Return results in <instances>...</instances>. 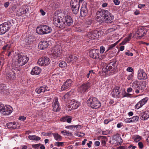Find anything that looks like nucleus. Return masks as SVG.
<instances>
[{"mask_svg":"<svg viewBox=\"0 0 149 149\" xmlns=\"http://www.w3.org/2000/svg\"><path fill=\"white\" fill-rule=\"evenodd\" d=\"M109 14V12L106 10H99L96 13V19L98 21L102 23L105 20V18Z\"/></svg>","mask_w":149,"mask_h":149,"instance_id":"obj_3","label":"nucleus"},{"mask_svg":"<svg viewBox=\"0 0 149 149\" xmlns=\"http://www.w3.org/2000/svg\"><path fill=\"white\" fill-rule=\"evenodd\" d=\"M16 71L19 72V70L13 68L10 70L7 74V79L8 80H13L15 79V74Z\"/></svg>","mask_w":149,"mask_h":149,"instance_id":"obj_11","label":"nucleus"},{"mask_svg":"<svg viewBox=\"0 0 149 149\" xmlns=\"http://www.w3.org/2000/svg\"><path fill=\"white\" fill-rule=\"evenodd\" d=\"M127 71L131 72H132V71L133 70V69L132 68V67H128L127 68Z\"/></svg>","mask_w":149,"mask_h":149,"instance_id":"obj_62","label":"nucleus"},{"mask_svg":"<svg viewBox=\"0 0 149 149\" xmlns=\"http://www.w3.org/2000/svg\"><path fill=\"white\" fill-rule=\"evenodd\" d=\"M53 110L54 112L59 111L60 109L59 106V104L58 101V99L57 97H55L53 101L52 104Z\"/></svg>","mask_w":149,"mask_h":149,"instance_id":"obj_18","label":"nucleus"},{"mask_svg":"<svg viewBox=\"0 0 149 149\" xmlns=\"http://www.w3.org/2000/svg\"><path fill=\"white\" fill-rule=\"evenodd\" d=\"M112 68V67L111 66V65H110V63L106 67H105V68L106 70H110Z\"/></svg>","mask_w":149,"mask_h":149,"instance_id":"obj_47","label":"nucleus"},{"mask_svg":"<svg viewBox=\"0 0 149 149\" xmlns=\"http://www.w3.org/2000/svg\"><path fill=\"white\" fill-rule=\"evenodd\" d=\"M78 136H84L85 134L81 132H78L77 134Z\"/></svg>","mask_w":149,"mask_h":149,"instance_id":"obj_52","label":"nucleus"},{"mask_svg":"<svg viewBox=\"0 0 149 149\" xmlns=\"http://www.w3.org/2000/svg\"><path fill=\"white\" fill-rule=\"evenodd\" d=\"M51 98L49 97H45L44 98V100L47 102H49L51 100Z\"/></svg>","mask_w":149,"mask_h":149,"instance_id":"obj_59","label":"nucleus"},{"mask_svg":"<svg viewBox=\"0 0 149 149\" xmlns=\"http://www.w3.org/2000/svg\"><path fill=\"white\" fill-rule=\"evenodd\" d=\"M70 95V93L68 92L64 95L62 99L65 100L66 99H68Z\"/></svg>","mask_w":149,"mask_h":149,"instance_id":"obj_44","label":"nucleus"},{"mask_svg":"<svg viewBox=\"0 0 149 149\" xmlns=\"http://www.w3.org/2000/svg\"><path fill=\"white\" fill-rule=\"evenodd\" d=\"M82 127L81 125H74V128H76L77 130H79L81 129Z\"/></svg>","mask_w":149,"mask_h":149,"instance_id":"obj_54","label":"nucleus"},{"mask_svg":"<svg viewBox=\"0 0 149 149\" xmlns=\"http://www.w3.org/2000/svg\"><path fill=\"white\" fill-rule=\"evenodd\" d=\"M132 122H136L138 121L139 120V117L138 116H133L132 118Z\"/></svg>","mask_w":149,"mask_h":149,"instance_id":"obj_40","label":"nucleus"},{"mask_svg":"<svg viewBox=\"0 0 149 149\" xmlns=\"http://www.w3.org/2000/svg\"><path fill=\"white\" fill-rule=\"evenodd\" d=\"M11 23L9 22H4L0 25V35L5 33L10 29Z\"/></svg>","mask_w":149,"mask_h":149,"instance_id":"obj_8","label":"nucleus"},{"mask_svg":"<svg viewBox=\"0 0 149 149\" xmlns=\"http://www.w3.org/2000/svg\"><path fill=\"white\" fill-rule=\"evenodd\" d=\"M116 60L115 59H114L112 61L110 62V65H112L113 67L116 66L117 64L116 63Z\"/></svg>","mask_w":149,"mask_h":149,"instance_id":"obj_45","label":"nucleus"},{"mask_svg":"<svg viewBox=\"0 0 149 149\" xmlns=\"http://www.w3.org/2000/svg\"><path fill=\"white\" fill-rule=\"evenodd\" d=\"M141 116L142 117V120H146L149 118V111H145L141 113Z\"/></svg>","mask_w":149,"mask_h":149,"instance_id":"obj_30","label":"nucleus"},{"mask_svg":"<svg viewBox=\"0 0 149 149\" xmlns=\"http://www.w3.org/2000/svg\"><path fill=\"white\" fill-rule=\"evenodd\" d=\"M128 51V52H125V54L126 55H127L128 56H131L133 55V54L132 53H129V51Z\"/></svg>","mask_w":149,"mask_h":149,"instance_id":"obj_64","label":"nucleus"},{"mask_svg":"<svg viewBox=\"0 0 149 149\" xmlns=\"http://www.w3.org/2000/svg\"><path fill=\"white\" fill-rule=\"evenodd\" d=\"M49 90V89L48 87L46 86H44L36 88L35 91L37 93L40 94L43 93Z\"/></svg>","mask_w":149,"mask_h":149,"instance_id":"obj_23","label":"nucleus"},{"mask_svg":"<svg viewBox=\"0 0 149 149\" xmlns=\"http://www.w3.org/2000/svg\"><path fill=\"white\" fill-rule=\"evenodd\" d=\"M4 106V105L3 104L0 103V113H1Z\"/></svg>","mask_w":149,"mask_h":149,"instance_id":"obj_60","label":"nucleus"},{"mask_svg":"<svg viewBox=\"0 0 149 149\" xmlns=\"http://www.w3.org/2000/svg\"><path fill=\"white\" fill-rule=\"evenodd\" d=\"M138 145L140 149H142L143 147V144L141 142H140L138 143Z\"/></svg>","mask_w":149,"mask_h":149,"instance_id":"obj_53","label":"nucleus"},{"mask_svg":"<svg viewBox=\"0 0 149 149\" xmlns=\"http://www.w3.org/2000/svg\"><path fill=\"white\" fill-rule=\"evenodd\" d=\"M138 78L139 79H146L147 78L146 73L143 70L139 71L138 74Z\"/></svg>","mask_w":149,"mask_h":149,"instance_id":"obj_24","label":"nucleus"},{"mask_svg":"<svg viewBox=\"0 0 149 149\" xmlns=\"http://www.w3.org/2000/svg\"><path fill=\"white\" fill-rule=\"evenodd\" d=\"M72 118L69 116H66V121L68 123H70L71 122Z\"/></svg>","mask_w":149,"mask_h":149,"instance_id":"obj_50","label":"nucleus"},{"mask_svg":"<svg viewBox=\"0 0 149 149\" xmlns=\"http://www.w3.org/2000/svg\"><path fill=\"white\" fill-rule=\"evenodd\" d=\"M148 100V97H146L139 101L135 105V108L138 109L145 104Z\"/></svg>","mask_w":149,"mask_h":149,"instance_id":"obj_21","label":"nucleus"},{"mask_svg":"<svg viewBox=\"0 0 149 149\" xmlns=\"http://www.w3.org/2000/svg\"><path fill=\"white\" fill-rule=\"evenodd\" d=\"M105 51V48L103 46H101L100 48V53H103Z\"/></svg>","mask_w":149,"mask_h":149,"instance_id":"obj_55","label":"nucleus"},{"mask_svg":"<svg viewBox=\"0 0 149 149\" xmlns=\"http://www.w3.org/2000/svg\"><path fill=\"white\" fill-rule=\"evenodd\" d=\"M72 85V81L70 79H68L65 82L61 88L62 91L65 90L71 87Z\"/></svg>","mask_w":149,"mask_h":149,"instance_id":"obj_19","label":"nucleus"},{"mask_svg":"<svg viewBox=\"0 0 149 149\" xmlns=\"http://www.w3.org/2000/svg\"><path fill=\"white\" fill-rule=\"evenodd\" d=\"M66 63L64 61L61 62L59 64V66L61 68L65 67L66 66Z\"/></svg>","mask_w":149,"mask_h":149,"instance_id":"obj_42","label":"nucleus"},{"mask_svg":"<svg viewBox=\"0 0 149 149\" xmlns=\"http://www.w3.org/2000/svg\"><path fill=\"white\" fill-rule=\"evenodd\" d=\"M145 6V5L144 4H139L138 5V7L140 9H141L144 7Z\"/></svg>","mask_w":149,"mask_h":149,"instance_id":"obj_61","label":"nucleus"},{"mask_svg":"<svg viewBox=\"0 0 149 149\" xmlns=\"http://www.w3.org/2000/svg\"><path fill=\"white\" fill-rule=\"evenodd\" d=\"M132 36V34H130L124 40V41L122 42V44L124 45L126 43V42L130 40L131 37Z\"/></svg>","mask_w":149,"mask_h":149,"instance_id":"obj_38","label":"nucleus"},{"mask_svg":"<svg viewBox=\"0 0 149 149\" xmlns=\"http://www.w3.org/2000/svg\"><path fill=\"white\" fill-rule=\"evenodd\" d=\"M118 42H117L115 43L109 45L108 48V50H109L112 49L117 44Z\"/></svg>","mask_w":149,"mask_h":149,"instance_id":"obj_43","label":"nucleus"},{"mask_svg":"<svg viewBox=\"0 0 149 149\" xmlns=\"http://www.w3.org/2000/svg\"><path fill=\"white\" fill-rule=\"evenodd\" d=\"M12 111L13 109L9 105H4L1 113L5 115H8L10 114Z\"/></svg>","mask_w":149,"mask_h":149,"instance_id":"obj_16","label":"nucleus"},{"mask_svg":"<svg viewBox=\"0 0 149 149\" xmlns=\"http://www.w3.org/2000/svg\"><path fill=\"white\" fill-rule=\"evenodd\" d=\"M141 139V137L139 136H136L134 138V140L135 142H137L139 141Z\"/></svg>","mask_w":149,"mask_h":149,"instance_id":"obj_46","label":"nucleus"},{"mask_svg":"<svg viewBox=\"0 0 149 149\" xmlns=\"http://www.w3.org/2000/svg\"><path fill=\"white\" fill-rule=\"evenodd\" d=\"M64 13L63 12L56 11L54 14L53 17L54 24L56 27L62 29L64 28L66 26V24L64 21Z\"/></svg>","mask_w":149,"mask_h":149,"instance_id":"obj_1","label":"nucleus"},{"mask_svg":"<svg viewBox=\"0 0 149 149\" xmlns=\"http://www.w3.org/2000/svg\"><path fill=\"white\" fill-rule=\"evenodd\" d=\"M146 30L144 28L141 27L139 28L136 32L135 36H137V38H140L143 36L146 33Z\"/></svg>","mask_w":149,"mask_h":149,"instance_id":"obj_13","label":"nucleus"},{"mask_svg":"<svg viewBox=\"0 0 149 149\" xmlns=\"http://www.w3.org/2000/svg\"><path fill=\"white\" fill-rule=\"evenodd\" d=\"M146 87V85L145 83H142L139 84L136 89L135 90L136 93H142Z\"/></svg>","mask_w":149,"mask_h":149,"instance_id":"obj_22","label":"nucleus"},{"mask_svg":"<svg viewBox=\"0 0 149 149\" xmlns=\"http://www.w3.org/2000/svg\"><path fill=\"white\" fill-rule=\"evenodd\" d=\"M114 139L116 140L118 143H119V144L120 145V143H122V139L120 137L116 136L114 137Z\"/></svg>","mask_w":149,"mask_h":149,"instance_id":"obj_39","label":"nucleus"},{"mask_svg":"<svg viewBox=\"0 0 149 149\" xmlns=\"http://www.w3.org/2000/svg\"><path fill=\"white\" fill-rule=\"evenodd\" d=\"M138 82L137 81L133 82L132 84V87L134 89H136L139 85V84H138Z\"/></svg>","mask_w":149,"mask_h":149,"instance_id":"obj_41","label":"nucleus"},{"mask_svg":"<svg viewBox=\"0 0 149 149\" xmlns=\"http://www.w3.org/2000/svg\"><path fill=\"white\" fill-rule=\"evenodd\" d=\"M84 0H71L70 1V6L73 13L77 14L78 12L79 8V4L82 3Z\"/></svg>","mask_w":149,"mask_h":149,"instance_id":"obj_6","label":"nucleus"},{"mask_svg":"<svg viewBox=\"0 0 149 149\" xmlns=\"http://www.w3.org/2000/svg\"><path fill=\"white\" fill-rule=\"evenodd\" d=\"M87 3L86 1H84L80 11V14L82 17L86 16L88 14V9L87 6Z\"/></svg>","mask_w":149,"mask_h":149,"instance_id":"obj_14","label":"nucleus"},{"mask_svg":"<svg viewBox=\"0 0 149 149\" xmlns=\"http://www.w3.org/2000/svg\"><path fill=\"white\" fill-rule=\"evenodd\" d=\"M78 58V57L75 55H70L66 57L65 60L68 63L72 64L76 62Z\"/></svg>","mask_w":149,"mask_h":149,"instance_id":"obj_17","label":"nucleus"},{"mask_svg":"<svg viewBox=\"0 0 149 149\" xmlns=\"http://www.w3.org/2000/svg\"><path fill=\"white\" fill-rule=\"evenodd\" d=\"M91 85V83L89 82L84 83L78 88V91L80 93H84L88 91Z\"/></svg>","mask_w":149,"mask_h":149,"instance_id":"obj_9","label":"nucleus"},{"mask_svg":"<svg viewBox=\"0 0 149 149\" xmlns=\"http://www.w3.org/2000/svg\"><path fill=\"white\" fill-rule=\"evenodd\" d=\"M92 33L93 34V39H95L98 38L100 34V33L97 30H95L92 32Z\"/></svg>","mask_w":149,"mask_h":149,"instance_id":"obj_35","label":"nucleus"},{"mask_svg":"<svg viewBox=\"0 0 149 149\" xmlns=\"http://www.w3.org/2000/svg\"><path fill=\"white\" fill-rule=\"evenodd\" d=\"M34 41L35 37L33 36H30L25 39V42L26 45H29L32 44Z\"/></svg>","mask_w":149,"mask_h":149,"instance_id":"obj_28","label":"nucleus"},{"mask_svg":"<svg viewBox=\"0 0 149 149\" xmlns=\"http://www.w3.org/2000/svg\"><path fill=\"white\" fill-rule=\"evenodd\" d=\"M29 60V58L26 56H22L20 55H19L16 63L17 66H22L26 63Z\"/></svg>","mask_w":149,"mask_h":149,"instance_id":"obj_7","label":"nucleus"},{"mask_svg":"<svg viewBox=\"0 0 149 149\" xmlns=\"http://www.w3.org/2000/svg\"><path fill=\"white\" fill-rule=\"evenodd\" d=\"M7 127L9 129H15L16 128V124L15 122H10L6 124Z\"/></svg>","mask_w":149,"mask_h":149,"instance_id":"obj_32","label":"nucleus"},{"mask_svg":"<svg viewBox=\"0 0 149 149\" xmlns=\"http://www.w3.org/2000/svg\"><path fill=\"white\" fill-rule=\"evenodd\" d=\"M41 71V69L38 67H35L32 69L31 74L33 75H37L39 74Z\"/></svg>","mask_w":149,"mask_h":149,"instance_id":"obj_27","label":"nucleus"},{"mask_svg":"<svg viewBox=\"0 0 149 149\" xmlns=\"http://www.w3.org/2000/svg\"><path fill=\"white\" fill-rule=\"evenodd\" d=\"M111 143L115 145H118L119 143H118L117 141H116V139H114L112 140L111 141Z\"/></svg>","mask_w":149,"mask_h":149,"instance_id":"obj_49","label":"nucleus"},{"mask_svg":"<svg viewBox=\"0 0 149 149\" xmlns=\"http://www.w3.org/2000/svg\"><path fill=\"white\" fill-rule=\"evenodd\" d=\"M63 18L64 21H65L64 22L66 24V25L67 24L68 26H70L72 24V20L71 17L70 16L67 15L64 17V15Z\"/></svg>","mask_w":149,"mask_h":149,"instance_id":"obj_26","label":"nucleus"},{"mask_svg":"<svg viewBox=\"0 0 149 149\" xmlns=\"http://www.w3.org/2000/svg\"><path fill=\"white\" fill-rule=\"evenodd\" d=\"M85 38L87 39H93L92 32H89L86 34L85 36Z\"/></svg>","mask_w":149,"mask_h":149,"instance_id":"obj_36","label":"nucleus"},{"mask_svg":"<svg viewBox=\"0 0 149 149\" xmlns=\"http://www.w3.org/2000/svg\"><path fill=\"white\" fill-rule=\"evenodd\" d=\"M113 16L109 13L108 15L107 16L105 17V20L104 21V22L105 23H110L113 21Z\"/></svg>","mask_w":149,"mask_h":149,"instance_id":"obj_29","label":"nucleus"},{"mask_svg":"<svg viewBox=\"0 0 149 149\" xmlns=\"http://www.w3.org/2000/svg\"><path fill=\"white\" fill-rule=\"evenodd\" d=\"M125 121L126 123L132 122L131 118H126L125 120Z\"/></svg>","mask_w":149,"mask_h":149,"instance_id":"obj_58","label":"nucleus"},{"mask_svg":"<svg viewBox=\"0 0 149 149\" xmlns=\"http://www.w3.org/2000/svg\"><path fill=\"white\" fill-rule=\"evenodd\" d=\"M87 103L88 106L93 109H97L101 106V103L95 97H91L88 100Z\"/></svg>","mask_w":149,"mask_h":149,"instance_id":"obj_4","label":"nucleus"},{"mask_svg":"<svg viewBox=\"0 0 149 149\" xmlns=\"http://www.w3.org/2000/svg\"><path fill=\"white\" fill-rule=\"evenodd\" d=\"M99 52L98 49H92L90 51L89 55L93 58L96 59L98 58L99 59H101L100 57L99 56Z\"/></svg>","mask_w":149,"mask_h":149,"instance_id":"obj_15","label":"nucleus"},{"mask_svg":"<svg viewBox=\"0 0 149 149\" xmlns=\"http://www.w3.org/2000/svg\"><path fill=\"white\" fill-rule=\"evenodd\" d=\"M120 87L118 86H116L113 90L111 92V94L113 97L117 98L120 96Z\"/></svg>","mask_w":149,"mask_h":149,"instance_id":"obj_20","label":"nucleus"},{"mask_svg":"<svg viewBox=\"0 0 149 149\" xmlns=\"http://www.w3.org/2000/svg\"><path fill=\"white\" fill-rule=\"evenodd\" d=\"M36 32L40 35L46 34L51 33L52 31L51 27L46 25H43L37 27Z\"/></svg>","mask_w":149,"mask_h":149,"instance_id":"obj_2","label":"nucleus"},{"mask_svg":"<svg viewBox=\"0 0 149 149\" xmlns=\"http://www.w3.org/2000/svg\"><path fill=\"white\" fill-rule=\"evenodd\" d=\"M66 116L63 117L62 118H61L60 119V120L63 122H65V121H66Z\"/></svg>","mask_w":149,"mask_h":149,"instance_id":"obj_63","label":"nucleus"},{"mask_svg":"<svg viewBox=\"0 0 149 149\" xmlns=\"http://www.w3.org/2000/svg\"><path fill=\"white\" fill-rule=\"evenodd\" d=\"M48 45V43L47 41H41L39 43L38 47L39 49L43 50L47 48Z\"/></svg>","mask_w":149,"mask_h":149,"instance_id":"obj_25","label":"nucleus"},{"mask_svg":"<svg viewBox=\"0 0 149 149\" xmlns=\"http://www.w3.org/2000/svg\"><path fill=\"white\" fill-rule=\"evenodd\" d=\"M28 138L30 140H32L39 141L41 139L40 137L36 135H29Z\"/></svg>","mask_w":149,"mask_h":149,"instance_id":"obj_34","label":"nucleus"},{"mask_svg":"<svg viewBox=\"0 0 149 149\" xmlns=\"http://www.w3.org/2000/svg\"><path fill=\"white\" fill-rule=\"evenodd\" d=\"M133 77V73H132L129 75L127 77V79L129 80H130L132 79Z\"/></svg>","mask_w":149,"mask_h":149,"instance_id":"obj_51","label":"nucleus"},{"mask_svg":"<svg viewBox=\"0 0 149 149\" xmlns=\"http://www.w3.org/2000/svg\"><path fill=\"white\" fill-rule=\"evenodd\" d=\"M102 138L101 142V144L103 146H105L106 144V142L107 140V138L106 136H102Z\"/></svg>","mask_w":149,"mask_h":149,"instance_id":"obj_37","label":"nucleus"},{"mask_svg":"<svg viewBox=\"0 0 149 149\" xmlns=\"http://www.w3.org/2000/svg\"><path fill=\"white\" fill-rule=\"evenodd\" d=\"M68 107L72 109H75L79 107L80 105L79 102L74 100H72L70 101Z\"/></svg>","mask_w":149,"mask_h":149,"instance_id":"obj_12","label":"nucleus"},{"mask_svg":"<svg viewBox=\"0 0 149 149\" xmlns=\"http://www.w3.org/2000/svg\"><path fill=\"white\" fill-rule=\"evenodd\" d=\"M63 143L62 142H56L55 143V145L57 146H62Z\"/></svg>","mask_w":149,"mask_h":149,"instance_id":"obj_48","label":"nucleus"},{"mask_svg":"<svg viewBox=\"0 0 149 149\" xmlns=\"http://www.w3.org/2000/svg\"><path fill=\"white\" fill-rule=\"evenodd\" d=\"M26 119V117L24 116H20L19 118V120H22V121H24Z\"/></svg>","mask_w":149,"mask_h":149,"instance_id":"obj_57","label":"nucleus"},{"mask_svg":"<svg viewBox=\"0 0 149 149\" xmlns=\"http://www.w3.org/2000/svg\"><path fill=\"white\" fill-rule=\"evenodd\" d=\"M52 134L54 139L58 141H60L62 139L61 136L57 133H52Z\"/></svg>","mask_w":149,"mask_h":149,"instance_id":"obj_33","label":"nucleus"},{"mask_svg":"<svg viewBox=\"0 0 149 149\" xmlns=\"http://www.w3.org/2000/svg\"><path fill=\"white\" fill-rule=\"evenodd\" d=\"M113 2L116 5H118L120 3V1L118 0H113Z\"/></svg>","mask_w":149,"mask_h":149,"instance_id":"obj_56","label":"nucleus"},{"mask_svg":"<svg viewBox=\"0 0 149 149\" xmlns=\"http://www.w3.org/2000/svg\"><path fill=\"white\" fill-rule=\"evenodd\" d=\"M62 51L61 45H57L53 47L51 51V55L54 58H57L60 56Z\"/></svg>","mask_w":149,"mask_h":149,"instance_id":"obj_5","label":"nucleus"},{"mask_svg":"<svg viewBox=\"0 0 149 149\" xmlns=\"http://www.w3.org/2000/svg\"><path fill=\"white\" fill-rule=\"evenodd\" d=\"M50 63V60L48 57H44L40 58L37 63L40 65L42 66L49 65Z\"/></svg>","mask_w":149,"mask_h":149,"instance_id":"obj_10","label":"nucleus"},{"mask_svg":"<svg viewBox=\"0 0 149 149\" xmlns=\"http://www.w3.org/2000/svg\"><path fill=\"white\" fill-rule=\"evenodd\" d=\"M6 86L4 84L0 85V92L2 93H6L7 91Z\"/></svg>","mask_w":149,"mask_h":149,"instance_id":"obj_31","label":"nucleus"}]
</instances>
